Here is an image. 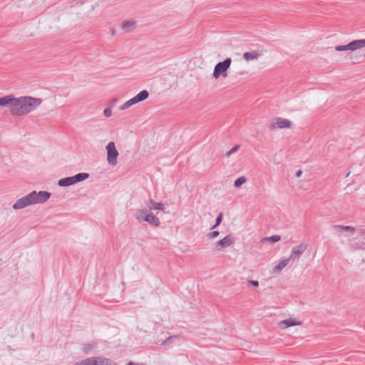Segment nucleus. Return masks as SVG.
I'll list each match as a JSON object with an SVG mask.
<instances>
[{
  "label": "nucleus",
  "mask_w": 365,
  "mask_h": 365,
  "mask_svg": "<svg viewBox=\"0 0 365 365\" xmlns=\"http://www.w3.org/2000/svg\"><path fill=\"white\" fill-rule=\"evenodd\" d=\"M42 103V100L31 96L16 98L7 95L0 98V106H6L12 115L23 116L34 110Z\"/></svg>",
  "instance_id": "1"
},
{
  "label": "nucleus",
  "mask_w": 365,
  "mask_h": 365,
  "mask_svg": "<svg viewBox=\"0 0 365 365\" xmlns=\"http://www.w3.org/2000/svg\"><path fill=\"white\" fill-rule=\"evenodd\" d=\"M51 197V193L47 191H32L27 195L19 199L13 205L14 210H20L29 205L46 202Z\"/></svg>",
  "instance_id": "2"
},
{
  "label": "nucleus",
  "mask_w": 365,
  "mask_h": 365,
  "mask_svg": "<svg viewBox=\"0 0 365 365\" xmlns=\"http://www.w3.org/2000/svg\"><path fill=\"white\" fill-rule=\"evenodd\" d=\"M89 178V174L87 173H80L71 177L61 178L58 181L59 187H68L76 183L82 182Z\"/></svg>",
  "instance_id": "3"
},
{
  "label": "nucleus",
  "mask_w": 365,
  "mask_h": 365,
  "mask_svg": "<svg viewBox=\"0 0 365 365\" xmlns=\"http://www.w3.org/2000/svg\"><path fill=\"white\" fill-rule=\"evenodd\" d=\"M135 215L138 220L147 222L151 225L158 227L160 224L159 218L145 209L138 210Z\"/></svg>",
  "instance_id": "4"
},
{
  "label": "nucleus",
  "mask_w": 365,
  "mask_h": 365,
  "mask_svg": "<svg viewBox=\"0 0 365 365\" xmlns=\"http://www.w3.org/2000/svg\"><path fill=\"white\" fill-rule=\"evenodd\" d=\"M232 59L230 58H227L223 61L217 63L214 68L213 78L215 79H217L220 76L226 78L227 76V70L230 67Z\"/></svg>",
  "instance_id": "5"
},
{
  "label": "nucleus",
  "mask_w": 365,
  "mask_h": 365,
  "mask_svg": "<svg viewBox=\"0 0 365 365\" xmlns=\"http://www.w3.org/2000/svg\"><path fill=\"white\" fill-rule=\"evenodd\" d=\"M292 123L289 120L278 117L270 120L268 124V128L270 130H274L276 128H289L292 127Z\"/></svg>",
  "instance_id": "6"
},
{
  "label": "nucleus",
  "mask_w": 365,
  "mask_h": 365,
  "mask_svg": "<svg viewBox=\"0 0 365 365\" xmlns=\"http://www.w3.org/2000/svg\"><path fill=\"white\" fill-rule=\"evenodd\" d=\"M365 47V39H358L351 41L346 45L336 46L335 50L336 51H344L347 50L355 51Z\"/></svg>",
  "instance_id": "7"
},
{
  "label": "nucleus",
  "mask_w": 365,
  "mask_h": 365,
  "mask_svg": "<svg viewBox=\"0 0 365 365\" xmlns=\"http://www.w3.org/2000/svg\"><path fill=\"white\" fill-rule=\"evenodd\" d=\"M107 150V161L110 165H115L118 163L117 158L119 155L115 148V143L111 141L106 146Z\"/></svg>",
  "instance_id": "8"
},
{
  "label": "nucleus",
  "mask_w": 365,
  "mask_h": 365,
  "mask_svg": "<svg viewBox=\"0 0 365 365\" xmlns=\"http://www.w3.org/2000/svg\"><path fill=\"white\" fill-rule=\"evenodd\" d=\"M308 245L305 243H301L292 249L291 254L289 257L291 261L297 260L307 250Z\"/></svg>",
  "instance_id": "9"
},
{
  "label": "nucleus",
  "mask_w": 365,
  "mask_h": 365,
  "mask_svg": "<svg viewBox=\"0 0 365 365\" xmlns=\"http://www.w3.org/2000/svg\"><path fill=\"white\" fill-rule=\"evenodd\" d=\"M89 365H118L113 360L106 357L93 356L88 357Z\"/></svg>",
  "instance_id": "10"
},
{
  "label": "nucleus",
  "mask_w": 365,
  "mask_h": 365,
  "mask_svg": "<svg viewBox=\"0 0 365 365\" xmlns=\"http://www.w3.org/2000/svg\"><path fill=\"white\" fill-rule=\"evenodd\" d=\"M233 242L234 238L232 235H228L215 243V248L217 250H222V249L230 246Z\"/></svg>",
  "instance_id": "11"
},
{
  "label": "nucleus",
  "mask_w": 365,
  "mask_h": 365,
  "mask_svg": "<svg viewBox=\"0 0 365 365\" xmlns=\"http://www.w3.org/2000/svg\"><path fill=\"white\" fill-rule=\"evenodd\" d=\"M332 229L335 233H341L343 232H349V235H352L356 231V228L352 226L349 225H333Z\"/></svg>",
  "instance_id": "12"
},
{
  "label": "nucleus",
  "mask_w": 365,
  "mask_h": 365,
  "mask_svg": "<svg viewBox=\"0 0 365 365\" xmlns=\"http://www.w3.org/2000/svg\"><path fill=\"white\" fill-rule=\"evenodd\" d=\"M302 324V322L300 321H297L293 318H288L281 321L279 324V326L282 329H284L292 326L301 325Z\"/></svg>",
  "instance_id": "13"
},
{
  "label": "nucleus",
  "mask_w": 365,
  "mask_h": 365,
  "mask_svg": "<svg viewBox=\"0 0 365 365\" xmlns=\"http://www.w3.org/2000/svg\"><path fill=\"white\" fill-rule=\"evenodd\" d=\"M290 259L288 257V258H286V259H282L277 265H276L274 269H273V272L274 273H279L287 264L289 262Z\"/></svg>",
  "instance_id": "14"
},
{
  "label": "nucleus",
  "mask_w": 365,
  "mask_h": 365,
  "mask_svg": "<svg viewBox=\"0 0 365 365\" xmlns=\"http://www.w3.org/2000/svg\"><path fill=\"white\" fill-rule=\"evenodd\" d=\"M149 208L150 210H163L165 205L162 202H156L153 200L150 199L149 200Z\"/></svg>",
  "instance_id": "15"
},
{
  "label": "nucleus",
  "mask_w": 365,
  "mask_h": 365,
  "mask_svg": "<svg viewBox=\"0 0 365 365\" xmlns=\"http://www.w3.org/2000/svg\"><path fill=\"white\" fill-rule=\"evenodd\" d=\"M179 339V336L178 335H172L167 337L164 341H163L160 344L161 346H168L173 344L176 341Z\"/></svg>",
  "instance_id": "16"
},
{
  "label": "nucleus",
  "mask_w": 365,
  "mask_h": 365,
  "mask_svg": "<svg viewBox=\"0 0 365 365\" xmlns=\"http://www.w3.org/2000/svg\"><path fill=\"white\" fill-rule=\"evenodd\" d=\"M149 96V93L146 90H143L140 93H138L135 96V99H137L138 103L142 102L146 100Z\"/></svg>",
  "instance_id": "17"
},
{
  "label": "nucleus",
  "mask_w": 365,
  "mask_h": 365,
  "mask_svg": "<svg viewBox=\"0 0 365 365\" xmlns=\"http://www.w3.org/2000/svg\"><path fill=\"white\" fill-rule=\"evenodd\" d=\"M258 56H259V53L257 51L245 52L243 54V58L247 61L257 59Z\"/></svg>",
  "instance_id": "18"
},
{
  "label": "nucleus",
  "mask_w": 365,
  "mask_h": 365,
  "mask_svg": "<svg viewBox=\"0 0 365 365\" xmlns=\"http://www.w3.org/2000/svg\"><path fill=\"white\" fill-rule=\"evenodd\" d=\"M138 103V101H137V99H135V96L130 99H129L128 101H127L125 103H123L120 107V110H125L128 108H130V106H132L133 105H135Z\"/></svg>",
  "instance_id": "19"
},
{
  "label": "nucleus",
  "mask_w": 365,
  "mask_h": 365,
  "mask_svg": "<svg viewBox=\"0 0 365 365\" xmlns=\"http://www.w3.org/2000/svg\"><path fill=\"white\" fill-rule=\"evenodd\" d=\"M134 27H135V23L133 21H126V22L123 23L122 25V28L125 31H130L134 29Z\"/></svg>",
  "instance_id": "20"
},
{
  "label": "nucleus",
  "mask_w": 365,
  "mask_h": 365,
  "mask_svg": "<svg viewBox=\"0 0 365 365\" xmlns=\"http://www.w3.org/2000/svg\"><path fill=\"white\" fill-rule=\"evenodd\" d=\"M94 348H95V346L93 344H91V343L83 344L82 346V351L84 354H88Z\"/></svg>",
  "instance_id": "21"
},
{
  "label": "nucleus",
  "mask_w": 365,
  "mask_h": 365,
  "mask_svg": "<svg viewBox=\"0 0 365 365\" xmlns=\"http://www.w3.org/2000/svg\"><path fill=\"white\" fill-rule=\"evenodd\" d=\"M247 181V179L245 176H241L238 178L234 182V186L235 187H240L242 184H244Z\"/></svg>",
  "instance_id": "22"
},
{
  "label": "nucleus",
  "mask_w": 365,
  "mask_h": 365,
  "mask_svg": "<svg viewBox=\"0 0 365 365\" xmlns=\"http://www.w3.org/2000/svg\"><path fill=\"white\" fill-rule=\"evenodd\" d=\"M222 218H223V213L220 212L216 218L215 224L212 226V229L216 228L222 222Z\"/></svg>",
  "instance_id": "23"
},
{
  "label": "nucleus",
  "mask_w": 365,
  "mask_h": 365,
  "mask_svg": "<svg viewBox=\"0 0 365 365\" xmlns=\"http://www.w3.org/2000/svg\"><path fill=\"white\" fill-rule=\"evenodd\" d=\"M266 240L267 241H269V242L274 243V242H279L281 240V237L279 235H272L269 237H267Z\"/></svg>",
  "instance_id": "24"
},
{
  "label": "nucleus",
  "mask_w": 365,
  "mask_h": 365,
  "mask_svg": "<svg viewBox=\"0 0 365 365\" xmlns=\"http://www.w3.org/2000/svg\"><path fill=\"white\" fill-rule=\"evenodd\" d=\"M239 148H240V145H235L231 150H230L229 151L227 152L225 155L227 157H230L232 153H234L235 152L238 150Z\"/></svg>",
  "instance_id": "25"
},
{
  "label": "nucleus",
  "mask_w": 365,
  "mask_h": 365,
  "mask_svg": "<svg viewBox=\"0 0 365 365\" xmlns=\"http://www.w3.org/2000/svg\"><path fill=\"white\" fill-rule=\"evenodd\" d=\"M73 365H89L88 358L76 362Z\"/></svg>",
  "instance_id": "26"
},
{
  "label": "nucleus",
  "mask_w": 365,
  "mask_h": 365,
  "mask_svg": "<svg viewBox=\"0 0 365 365\" xmlns=\"http://www.w3.org/2000/svg\"><path fill=\"white\" fill-rule=\"evenodd\" d=\"M103 114L106 117H110L112 115V110L110 108H106L104 111Z\"/></svg>",
  "instance_id": "27"
},
{
  "label": "nucleus",
  "mask_w": 365,
  "mask_h": 365,
  "mask_svg": "<svg viewBox=\"0 0 365 365\" xmlns=\"http://www.w3.org/2000/svg\"><path fill=\"white\" fill-rule=\"evenodd\" d=\"M219 234L218 231H212L208 234V237L210 238H215L219 235Z\"/></svg>",
  "instance_id": "28"
},
{
  "label": "nucleus",
  "mask_w": 365,
  "mask_h": 365,
  "mask_svg": "<svg viewBox=\"0 0 365 365\" xmlns=\"http://www.w3.org/2000/svg\"><path fill=\"white\" fill-rule=\"evenodd\" d=\"M247 284L248 285H252L255 287H257L259 286V282L256 280H249L247 281Z\"/></svg>",
  "instance_id": "29"
},
{
  "label": "nucleus",
  "mask_w": 365,
  "mask_h": 365,
  "mask_svg": "<svg viewBox=\"0 0 365 365\" xmlns=\"http://www.w3.org/2000/svg\"><path fill=\"white\" fill-rule=\"evenodd\" d=\"M358 232L361 235H365V228L363 227H360L358 230Z\"/></svg>",
  "instance_id": "30"
},
{
  "label": "nucleus",
  "mask_w": 365,
  "mask_h": 365,
  "mask_svg": "<svg viewBox=\"0 0 365 365\" xmlns=\"http://www.w3.org/2000/svg\"><path fill=\"white\" fill-rule=\"evenodd\" d=\"M302 175V170H298V171L296 173V174H295V175H296V177H297V178H299V177H301V175Z\"/></svg>",
  "instance_id": "31"
},
{
  "label": "nucleus",
  "mask_w": 365,
  "mask_h": 365,
  "mask_svg": "<svg viewBox=\"0 0 365 365\" xmlns=\"http://www.w3.org/2000/svg\"><path fill=\"white\" fill-rule=\"evenodd\" d=\"M127 365H138V364H135V363H134V362H133V361H130V362H128V364Z\"/></svg>",
  "instance_id": "32"
},
{
  "label": "nucleus",
  "mask_w": 365,
  "mask_h": 365,
  "mask_svg": "<svg viewBox=\"0 0 365 365\" xmlns=\"http://www.w3.org/2000/svg\"><path fill=\"white\" fill-rule=\"evenodd\" d=\"M117 101V99H113L112 101V105H114Z\"/></svg>",
  "instance_id": "33"
},
{
  "label": "nucleus",
  "mask_w": 365,
  "mask_h": 365,
  "mask_svg": "<svg viewBox=\"0 0 365 365\" xmlns=\"http://www.w3.org/2000/svg\"><path fill=\"white\" fill-rule=\"evenodd\" d=\"M362 244L365 245V237H363L362 239Z\"/></svg>",
  "instance_id": "34"
},
{
  "label": "nucleus",
  "mask_w": 365,
  "mask_h": 365,
  "mask_svg": "<svg viewBox=\"0 0 365 365\" xmlns=\"http://www.w3.org/2000/svg\"><path fill=\"white\" fill-rule=\"evenodd\" d=\"M8 349H9V350L10 351H12V349H11V346H8Z\"/></svg>",
  "instance_id": "35"
},
{
  "label": "nucleus",
  "mask_w": 365,
  "mask_h": 365,
  "mask_svg": "<svg viewBox=\"0 0 365 365\" xmlns=\"http://www.w3.org/2000/svg\"><path fill=\"white\" fill-rule=\"evenodd\" d=\"M349 175H350V172H349V173L346 175V177L349 176Z\"/></svg>",
  "instance_id": "36"
},
{
  "label": "nucleus",
  "mask_w": 365,
  "mask_h": 365,
  "mask_svg": "<svg viewBox=\"0 0 365 365\" xmlns=\"http://www.w3.org/2000/svg\"><path fill=\"white\" fill-rule=\"evenodd\" d=\"M364 57H365V53H364Z\"/></svg>",
  "instance_id": "37"
}]
</instances>
